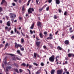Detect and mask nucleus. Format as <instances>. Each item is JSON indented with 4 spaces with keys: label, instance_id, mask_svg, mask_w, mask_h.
<instances>
[{
    "label": "nucleus",
    "instance_id": "nucleus-8",
    "mask_svg": "<svg viewBox=\"0 0 74 74\" xmlns=\"http://www.w3.org/2000/svg\"><path fill=\"white\" fill-rule=\"evenodd\" d=\"M36 45L37 46V47H39L40 45L41 42L40 41L39 42H36Z\"/></svg>",
    "mask_w": 74,
    "mask_h": 74
},
{
    "label": "nucleus",
    "instance_id": "nucleus-4",
    "mask_svg": "<svg viewBox=\"0 0 74 74\" xmlns=\"http://www.w3.org/2000/svg\"><path fill=\"white\" fill-rule=\"evenodd\" d=\"M31 10H32V11L33 12H34V10L33 9V8H29L28 10V12L29 13L32 14V12L31 11Z\"/></svg>",
    "mask_w": 74,
    "mask_h": 74
},
{
    "label": "nucleus",
    "instance_id": "nucleus-24",
    "mask_svg": "<svg viewBox=\"0 0 74 74\" xmlns=\"http://www.w3.org/2000/svg\"><path fill=\"white\" fill-rule=\"evenodd\" d=\"M14 71H16V72L17 73H19L18 71V69H14Z\"/></svg>",
    "mask_w": 74,
    "mask_h": 74
},
{
    "label": "nucleus",
    "instance_id": "nucleus-36",
    "mask_svg": "<svg viewBox=\"0 0 74 74\" xmlns=\"http://www.w3.org/2000/svg\"><path fill=\"white\" fill-rule=\"evenodd\" d=\"M41 65L42 66H44V64L43 62H42L41 63Z\"/></svg>",
    "mask_w": 74,
    "mask_h": 74
},
{
    "label": "nucleus",
    "instance_id": "nucleus-18",
    "mask_svg": "<svg viewBox=\"0 0 74 74\" xmlns=\"http://www.w3.org/2000/svg\"><path fill=\"white\" fill-rule=\"evenodd\" d=\"M37 55L36 53H34V59H35L36 58Z\"/></svg>",
    "mask_w": 74,
    "mask_h": 74
},
{
    "label": "nucleus",
    "instance_id": "nucleus-61",
    "mask_svg": "<svg viewBox=\"0 0 74 74\" xmlns=\"http://www.w3.org/2000/svg\"><path fill=\"white\" fill-rule=\"evenodd\" d=\"M17 34H20V33L18 31H17Z\"/></svg>",
    "mask_w": 74,
    "mask_h": 74
},
{
    "label": "nucleus",
    "instance_id": "nucleus-54",
    "mask_svg": "<svg viewBox=\"0 0 74 74\" xmlns=\"http://www.w3.org/2000/svg\"><path fill=\"white\" fill-rule=\"evenodd\" d=\"M30 32L31 34H33V32L32 30H30Z\"/></svg>",
    "mask_w": 74,
    "mask_h": 74
},
{
    "label": "nucleus",
    "instance_id": "nucleus-60",
    "mask_svg": "<svg viewBox=\"0 0 74 74\" xmlns=\"http://www.w3.org/2000/svg\"><path fill=\"white\" fill-rule=\"evenodd\" d=\"M14 1L15 2H16V3L17 2V0H14Z\"/></svg>",
    "mask_w": 74,
    "mask_h": 74
},
{
    "label": "nucleus",
    "instance_id": "nucleus-58",
    "mask_svg": "<svg viewBox=\"0 0 74 74\" xmlns=\"http://www.w3.org/2000/svg\"><path fill=\"white\" fill-rule=\"evenodd\" d=\"M2 47H3V45H2L1 44L0 45V47L1 48Z\"/></svg>",
    "mask_w": 74,
    "mask_h": 74
},
{
    "label": "nucleus",
    "instance_id": "nucleus-23",
    "mask_svg": "<svg viewBox=\"0 0 74 74\" xmlns=\"http://www.w3.org/2000/svg\"><path fill=\"white\" fill-rule=\"evenodd\" d=\"M5 0H2V2H1V5L3 4V3H4L5 2Z\"/></svg>",
    "mask_w": 74,
    "mask_h": 74
},
{
    "label": "nucleus",
    "instance_id": "nucleus-14",
    "mask_svg": "<svg viewBox=\"0 0 74 74\" xmlns=\"http://www.w3.org/2000/svg\"><path fill=\"white\" fill-rule=\"evenodd\" d=\"M56 3L57 4L59 5L60 3V1L59 0H56Z\"/></svg>",
    "mask_w": 74,
    "mask_h": 74
},
{
    "label": "nucleus",
    "instance_id": "nucleus-53",
    "mask_svg": "<svg viewBox=\"0 0 74 74\" xmlns=\"http://www.w3.org/2000/svg\"><path fill=\"white\" fill-rule=\"evenodd\" d=\"M14 33V32L13 31H11V34H13Z\"/></svg>",
    "mask_w": 74,
    "mask_h": 74
},
{
    "label": "nucleus",
    "instance_id": "nucleus-38",
    "mask_svg": "<svg viewBox=\"0 0 74 74\" xmlns=\"http://www.w3.org/2000/svg\"><path fill=\"white\" fill-rule=\"evenodd\" d=\"M12 5L13 6H15L16 5V4L14 3H12Z\"/></svg>",
    "mask_w": 74,
    "mask_h": 74
},
{
    "label": "nucleus",
    "instance_id": "nucleus-64",
    "mask_svg": "<svg viewBox=\"0 0 74 74\" xmlns=\"http://www.w3.org/2000/svg\"><path fill=\"white\" fill-rule=\"evenodd\" d=\"M5 30H6L7 29H8V27H5Z\"/></svg>",
    "mask_w": 74,
    "mask_h": 74
},
{
    "label": "nucleus",
    "instance_id": "nucleus-9",
    "mask_svg": "<svg viewBox=\"0 0 74 74\" xmlns=\"http://www.w3.org/2000/svg\"><path fill=\"white\" fill-rule=\"evenodd\" d=\"M64 43L66 45H69V41L68 40H66L64 41Z\"/></svg>",
    "mask_w": 74,
    "mask_h": 74
},
{
    "label": "nucleus",
    "instance_id": "nucleus-32",
    "mask_svg": "<svg viewBox=\"0 0 74 74\" xmlns=\"http://www.w3.org/2000/svg\"><path fill=\"white\" fill-rule=\"evenodd\" d=\"M16 59L17 60H21V58H19L18 57H16Z\"/></svg>",
    "mask_w": 74,
    "mask_h": 74
},
{
    "label": "nucleus",
    "instance_id": "nucleus-62",
    "mask_svg": "<svg viewBox=\"0 0 74 74\" xmlns=\"http://www.w3.org/2000/svg\"><path fill=\"white\" fill-rule=\"evenodd\" d=\"M66 73L67 74H69V71L66 72Z\"/></svg>",
    "mask_w": 74,
    "mask_h": 74
},
{
    "label": "nucleus",
    "instance_id": "nucleus-21",
    "mask_svg": "<svg viewBox=\"0 0 74 74\" xmlns=\"http://www.w3.org/2000/svg\"><path fill=\"white\" fill-rule=\"evenodd\" d=\"M21 41L22 44H23V42H24V39H23V38H21Z\"/></svg>",
    "mask_w": 74,
    "mask_h": 74
},
{
    "label": "nucleus",
    "instance_id": "nucleus-51",
    "mask_svg": "<svg viewBox=\"0 0 74 74\" xmlns=\"http://www.w3.org/2000/svg\"><path fill=\"white\" fill-rule=\"evenodd\" d=\"M49 7H47V8L46 9L47 10V11L49 10Z\"/></svg>",
    "mask_w": 74,
    "mask_h": 74
},
{
    "label": "nucleus",
    "instance_id": "nucleus-29",
    "mask_svg": "<svg viewBox=\"0 0 74 74\" xmlns=\"http://www.w3.org/2000/svg\"><path fill=\"white\" fill-rule=\"evenodd\" d=\"M68 13V12L67 11H66L64 14V15L65 16H66L67 15V14Z\"/></svg>",
    "mask_w": 74,
    "mask_h": 74
},
{
    "label": "nucleus",
    "instance_id": "nucleus-49",
    "mask_svg": "<svg viewBox=\"0 0 74 74\" xmlns=\"http://www.w3.org/2000/svg\"><path fill=\"white\" fill-rule=\"evenodd\" d=\"M27 70L28 71H29V74H31L30 71L29 69H27Z\"/></svg>",
    "mask_w": 74,
    "mask_h": 74
},
{
    "label": "nucleus",
    "instance_id": "nucleus-59",
    "mask_svg": "<svg viewBox=\"0 0 74 74\" xmlns=\"http://www.w3.org/2000/svg\"><path fill=\"white\" fill-rule=\"evenodd\" d=\"M71 38L72 39H74V36H73L72 37H71Z\"/></svg>",
    "mask_w": 74,
    "mask_h": 74
},
{
    "label": "nucleus",
    "instance_id": "nucleus-12",
    "mask_svg": "<svg viewBox=\"0 0 74 74\" xmlns=\"http://www.w3.org/2000/svg\"><path fill=\"white\" fill-rule=\"evenodd\" d=\"M55 71V70L54 69L51 70V74H54Z\"/></svg>",
    "mask_w": 74,
    "mask_h": 74
},
{
    "label": "nucleus",
    "instance_id": "nucleus-28",
    "mask_svg": "<svg viewBox=\"0 0 74 74\" xmlns=\"http://www.w3.org/2000/svg\"><path fill=\"white\" fill-rule=\"evenodd\" d=\"M12 60H16V59L15 57H13L12 58Z\"/></svg>",
    "mask_w": 74,
    "mask_h": 74
},
{
    "label": "nucleus",
    "instance_id": "nucleus-30",
    "mask_svg": "<svg viewBox=\"0 0 74 74\" xmlns=\"http://www.w3.org/2000/svg\"><path fill=\"white\" fill-rule=\"evenodd\" d=\"M15 65L17 67H18V65L17 64L14 63Z\"/></svg>",
    "mask_w": 74,
    "mask_h": 74
},
{
    "label": "nucleus",
    "instance_id": "nucleus-33",
    "mask_svg": "<svg viewBox=\"0 0 74 74\" xmlns=\"http://www.w3.org/2000/svg\"><path fill=\"white\" fill-rule=\"evenodd\" d=\"M43 48L45 49H47V48L46 46H45V45L43 46Z\"/></svg>",
    "mask_w": 74,
    "mask_h": 74
},
{
    "label": "nucleus",
    "instance_id": "nucleus-48",
    "mask_svg": "<svg viewBox=\"0 0 74 74\" xmlns=\"http://www.w3.org/2000/svg\"><path fill=\"white\" fill-rule=\"evenodd\" d=\"M58 10L59 12L61 13L62 12V10H61L60 9H59Z\"/></svg>",
    "mask_w": 74,
    "mask_h": 74
},
{
    "label": "nucleus",
    "instance_id": "nucleus-39",
    "mask_svg": "<svg viewBox=\"0 0 74 74\" xmlns=\"http://www.w3.org/2000/svg\"><path fill=\"white\" fill-rule=\"evenodd\" d=\"M2 10V8L1 7H0V12H1Z\"/></svg>",
    "mask_w": 74,
    "mask_h": 74
},
{
    "label": "nucleus",
    "instance_id": "nucleus-42",
    "mask_svg": "<svg viewBox=\"0 0 74 74\" xmlns=\"http://www.w3.org/2000/svg\"><path fill=\"white\" fill-rule=\"evenodd\" d=\"M44 34L46 35V34H47V32H45L44 33Z\"/></svg>",
    "mask_w": 74,
    "mask_h": 74
},
{
    "label": "nucleus",
    "instance_id": "nucleus-63",
    "mask_svg": "<svg viewBox=\"0 0 74 74\" xmlns=\"http://www.w3.org/2000/svg\"><path fill=\"white\" fill-rule=\"evenodd\" d=\"M11 20L12 21V23H13L14 22V19H11Z\"/></svg>",
    "mask_w": 74,
    "mask_h": 74
},
{
    "label": "nucleus",
    "instance_id": "nucleus-57",
    "mask_svg": "<svg viewBox=\"0 0 74 74\" xmlns=\"http://www.w3.org/2000/svg\"><path fill=\"white\" fill-rule=\"evenodd\" d=\"M65 60H68V57H66L65 58Z\"/></svg>",
    "mask_w": 74,
    "mask_h": 74
},
{
    "label": "nucleus",
    "instance_id": "nucleus-40",
    "mask_svg": "<svg viewBox=\"0 0 74 74\" xmlns=\"http://www.w3.org/2000/svg\"><path fill=\"white\" fill-rule=\"evenodd\" d=\"M29 69H30L33 66L32 65H29Z\"/></svg>",
    "mask_w": 74,
    "mask_h": 74
},
{
    "label": "nucleus",
    "instance_id": "nucleus-5",
    "mask_svg": "<svg viewBox=\"0 0 74 74\" xmlns=\"http://www.w3.org/2000/svg\"><path fill=\"white\" fill-rule=\"evenodd\" d=\"M68 56L69 58H71V57H72L73 58L74 57V54L73 53H69L68 54Z\"/></svg>",
    "mask_w": 74,
    "mask_h": 74
},
{
    "label": "nucleus",
    "instance_id": "nucleus-10",
    "mask_svg": "<svg viewBox=\"0 0 74 74\" xmlns=\"http://www.w3.org/2000/svg\"><path fill=\"white\" fill-rule=\"evenodd\" d=\"M37 25L38 27H41V23L40 22H37Z\"/></svg>",
    "mask_w": 74,
    "mask_h": 74
},
{
    "label": "nucleus",
    "instance_id": "nucleus-31",
    "mask_svg": "<svg viewBox=\"0 0 74 74\" xmlns=\"http://www.w3.org/2000/svg\"><path fill=\"white\" fill-rule=\"evenodd\" d=\"M33 64L34 65L36 66H38V64H37L36 63H34Z\"/></svg>",
    "mask_w": 74,
    "mask_h": 74
},
{
    "label": "nucleus",
    "instance_id": "nucleus-22",
    "mask_svg": "<svg viewBox=\"0 0 74 74\" xmlns=\"http://www.w3.org/2000/svg\"><path fill=\"white\" fill-rule=\"evenodd\" d=\"M34 23L32 25V26H31V27H30V28L32 29H33L34 27Z\"/></svg>",
    "mask_w": 74,
    "mask_h": 74
},
{
    "label": "nucleus",
    "instance_id": "nucleus-6",
    "mask_svg": "<svg viewBox=\"0 0 74 74\" xmlns=\"http://www.w3.org/2000/svg\"><path fill=\"white\" fill-rule=\"evenodd\" d=\"M53 36H52V35L50 33L49 34V37L47 38V40H49H49H51L52 39H53Z\"/></svg>",
    "mask_w": 74,
    "mask_h": 74
},
{
    "label": "nucleus",
    "instance_id": "nucleus-37",
    "mask_svg": "<svg viewBox=\"0 0 74 74\" xmlns=\"http://www.w3.org/2000/svg\"><path fill=\"white\" fill-rule=\"evenodd\" d=\"M14 32L15 33H16L17 32V29L16 28H14Z\"/></svg>",
    "mask_w": 74,
    "mask_h": 74
},
{
    "label": "nucleus",
    "instance_id": "nucleus-7",
    "mask_svg": "<svg viewBox=\"0 0 74 74\" xmlns=\"http://www.w3.org/2000/svg\"><path fill=\"white\" fill-rule=\"evenodd\" d=\"M63 72V70H58L57 71V74H62Z\"/></svg>",
    "mask_w": 74,
    "mask_h": 74
},
{
    "label": "nucleus",
    "instance_id": "nucleus-2",
    "mask_svg": "<svg viewBox=\"0 0 74 74\" xmlns=\"http://www.w3.org/2000/svg\"><path fill=\"white\" fill-rule=\"evenodd\" d=\"M49 60L50 62H53L55 60V56L54 55H52L49 58Z\"/></svg>",
    "mask_w": 74,
    "mask_h": 74
},
{
    "label": "nucleus",
    "instance_id": "nucleus-17",
    "mask_svg": "<svg viewBox=\"0 0 74 74\" xmlns=\"http://www.w3.org/2000/svg\"><path fill=\"white\" fill-rule=\"evenodd\" d=\"M72 28L71 27H70L69 29V30L70 33H73L74 32V30H72Z\"/></svg>",
    "mask_w": 74,
    "mask_h": 74
},
{
    "label": "nucleus",
    "instance_id": "nucleus-25",
    "mask_svg": "<svg viewBox=\"0 0 74 74\" xmlns=\"http://www.w3.org/2000/svg\"><path fill=\"white\" fill-rule=\"evenodd\" d=\"M25 6L24 5H23L22 8V11H24L25 10V9L24 8Z\"/></svg>",
    "mask_w": 74,
    "mask_h": 74
},
{
    "label": "nucleus",
    "instance_id": "nucleus-45",
    "mask_svg": "<svg viewBox=\"0 0 74 74\" xmlns=\"http://www.w3.org/2000/svg\"><path fill=\"white\" fill-rule=\"evenodd\" d=\"M58 32H59V31L58 30L56 32V33L55 34H56V35H57V34H58Z\"/></svg>",
    "mask_w": 74,
    "mask_h": 74
},
{
    "label": "nucleus",
    "instance_id": "nucleus-50",
    "mask_svg": "<svg viewBox=\"0 0 74 74\" xmlns=\"http://www.w3.org/2000/svg\"><path fill=\"white\" fill-rule=\"evenodd\" d=\"M48 2L49 3H51L52 2V0H48Z\"/></svg>",
    "mask_w": 74,
    "mask_h": 74
},
{
    "label": "nucleus",
    "instance_id": "nucleus-26",
    "mask_svg": "<svg viewBox=\"0 0 74 74\" xmlns=\"http://www.w3.org/2000/svg\"><path fill=\"white\" fill-rule=\"evenodd\" d=\"M31 0H29V1H28L27 3V5L28 6L29 4V3L30 1H31Z\"/></svg>",
    "mask_w": 74,
    "mask_h": 74
},
{
    "label": "nucleus",
    "instance_id": "nucleus-15",
    "mask_svg": "<svg viewBox=\"0 0 74 74\" xmlns=\"http://www.w3.org/2000/svg\"><path fill=\"white\" fill-rule=\"evenodd\" d=\"M17 53H18V54L20 55L21 56H22V54L21 53L19 50H18L17 51Z\"/></svg>",
    "mask_w": 74,
    "mask_h": 74
},
{
    "label": "nucleus",
    "instance_id": "nucleus-34",
    "mask_svg": "<svg viewBox=\"0 0 74 74\" xmlns=\"http://www.w3.org/2000/svg\"><path fill=\"white\" fill-rule=\"evenodd\" d=\"M58 17L56 15H54V18L55 19L57 18Z\"/></svg>",
    "mask_w": 74,
    "mask_h": 74
},
{
    "label": "nucleus",
    "instance_id": "nucleus-55",
    "mask_svg": "<svg viewBox=\"0 0 74 74\" xmlns=\"http://www.w3.org/2000/svg\"><path fill=\"white\" fill-rule=\"evenodd\" d=\"M5 17H6V18H7V20H8V18H9V17H8V16H5Z\"/></svg>",
    "mask_w": 74,
    "mask_h": 74
},
{
    "label": "nucleus",
    "instance_id": "nucleus-20",
    "mask_svg": "<svg viewBox=\"0 0 74 74\" xmlns=\"http://www.w3.org/2000/svg\"><path fill=\"white\" fill-rule=\"evenodd\" d=\"M21 34H22V35L23 36V37H24L25 36V34H24L22 31V30H21Z\"/></svg>",
    "mask_w": 74,
    "mask_h": 74
},
{
    "label": "nucleus",
    "instance_id": "nucleus-1",
    "mask_svg": "<svg viewBox=\"0 0 74 74\" xmlns=\"http://www.w3.org/2000/svg\"><path fill=\"white\" fill-rule=\"evenodd\" d=\"M15 48H16L17 49H18V47H19L20 48V50L22 51H23L24 49L23 47H22V45H21V44H18L17 43L15 42Z\"/></svg>",
    "mask_w": 74,
    "mask_h": 74
},
{
    "label": "nucleus",
    "instance_id": "nucleus-44",
    "mask_svg": "<svg viewBox=\"0 0 74 74\" xmlns=\"http://www.w3.org/2000/svg\"><path fill=\"white\" fill-rule=\"evenodd\" d=\"M39 1V0L38 1V0H36V3L37 4H38V2Z\"/></svg>",
    "mask_w": 74,
    "mask_h": 74
},
{
    "label": "nucleus",
    "instance_id": "nucleus-19",
    "mask_svg": "<svg viewBox=\"0 0 74 74\" xmlns=\"http://www.w3.org/2000/svg\"><path fill=\"white\" fill-rule=\"evenodd\" d=\"M40 38H43V35H42V33H40Z\"/></svg>",
    "mask_w": 74,
    "mask_h": 74
},
{
    "label": "nucleus",
    "instance_id": "nucleus-11",
    "mask_svg": "<svg viewBox=\"0 0 74 74\" xmlns=\"http://www.w3.org/2000/svg\"><path fill=\"white\" fill-rule=\"evenodd\" d=\"M11 68L12 67L11 66H8L7 67L6 70L7 72H8V69L9 70H10L11 69Z\"/></svg>",
    "mask_w": 74,
    "mask_h": 74
},
{
    "label": "nucleus",
    "instance_id": "nucleus-56",
    "mask_svg": "<svg viewBox=\"0 0 74 74\" xmlns=\"http://www.w3.org/2000/svg\"><path fill=\"white\" fill-rule=\"evenodd\" d=\"M8 43H6L5 45V47H8Z\"/></svg>",
    "mask_w": 74,
    "mask_h": 74
},
{
    "label": "nucleus",
    "instance_id": "nucleus-3",
    "mask_svg": "<svg viewBox=\"0 0 74 74\" xmlns=\"http://www.w3.org/2000/svg\"><path fill=\"white\" fill-rule=\"evenodd\" d=\"M10 14H11V15L10 16V17L12 19H14L16 17V15L13 14L12 13H10Z\"/></svg>",
    "mask_w": 74,
    "mask_h": 74
},
{
    "label": "nucleus",
    "instance_id": "nucleus-27",
    "mask_svg": "<svg viewBox=\"0 0 74 74\" xmlns=\"http://www.w3.org/2000/svg\"><path fill=\"white\" fill-rule=\"evenodd\" d=\"M21 66H26V64L24 63H22V64H21Z\"/></svg>",
    "mask_w": 74,
    "mask_h": 74
},
{
    "label": "nucleus",
    "instance_id": "nucleus-46",
    "mask_svg": "<svg viewBox=\"0 0 74 74\" xmlns=\"http://www.w3.org/2000/svg\"><path fill=\"white\" fill-rule=\"evenodd\" d=\"M4 63L5 65L6 64H7L6 60L5 61V62H4Z\"/></svg>",
    "mask_w": 74,
    "mask_h": 74
},
{
    "label": "nucleus",
    "instance_id": "nucleus-16",
    "mask_svg": "<svg viewBox=\"0 0 74 74\" xmlns=\"http://www.w3.org/2000/svg\"><path fill=\"white\" fill-rule=\"evenodd\" d=\"M11 23L9 21L7 22V25L8 26H10Z\"/></svg>",
    "mask_w": 74,
    "mask_h": 74
},
{
    "label": "nucleus",
    "instance_id": "nucleus-47",
    "mask_svg": "<svg viewBox=\"0 0 74 74\" xmlns=\"http://www.w3.org/2000/svg\"><path fill=\"white\" fill-rule=\"evenodd\" d=\"M36 40L37 41H39L40 39L39 38H38L36 37Z\"/></svg>",
    "mask_w": 74,
    "mask_h": 74
},
{
    "label": "nucleus",
    "instance_id": "nucleus-13",
    "mask_svg": "<svg viewBox=\"0 0 74 74\" xmlns=\"http://www.w3.org/2000/svg\"><path fill=\"white\" fill-rule=\"evenodd\" d=\"M57 49L58 50L61 51L62 50V48L60 46H58L57 47Z\"/></svg>",
    "mask_w": 74,
    "mask_h": 74
},
{
    "label": "nucleus",
    "instance_id": "nucleus-43",
    "mask_svg": "<svg viewBox=\"0 0 74 74\" xmlns=\"http://www.w3.org/2000/svg\"><path fill=\"white\" fill-rule=\"evenodd\" d=\"M10 55L12 56H14V54H10Z\"/></svg>",
    "mask_w": 74,
    "mask_h": 74
},
{
    "label": "nucleus",
    "instance_id": "nucleus-35",
    "mask_svg": "<svg viewBox=\"0 0 74 74\" xmlns=\"http://www.w3.org/2000/svg\"><path fill=\"white\" fill-rule=\"evenodd\" d=\"M23 71L21 69H19V72L20 73H21L23 72Z\"/></svg>",
    "mask_w": 74,
    "mask_h": 74
},
{
    "label": "nucleus",
    "instance_id": "nucleus-52",
    "mask_svg": "<svg viewBox=\"0 0 74 74\" xmlns=\"http://www.w3.org/2000/svg\"><path fill=\"white\" fill-rule=\"evenodd\" d=\"M64 70L65 71V72H66L67 71V69H66V68H65Z\"/></svg>",
    "mask_w": 74,
    "mask_h": 74
},
{
    "label": "nucleus",
    "instance_id": "nucleus-41",
    "mask_svg": "<svg viewBox=\"0 0 74 74\" xmlns=\"http://www.w3.org/2000/svg\"><path fill=\"white\" fill-rule=\"evenodd\" d=\"M47 4H46V5H44L42 7V8H45L47 6Z\"/></svg>",
    "mask_w": 74,
    "mask_h": 74
}]
</instances>
